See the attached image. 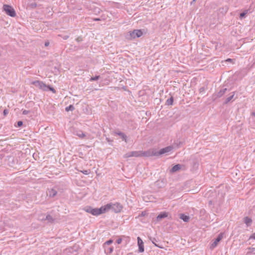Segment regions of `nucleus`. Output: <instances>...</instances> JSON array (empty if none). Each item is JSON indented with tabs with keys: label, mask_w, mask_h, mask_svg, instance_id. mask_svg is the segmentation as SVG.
I'll return each mask as SVG.
<instances>
[{
	"label": "nucleus",
	"mask_w": 255,
	"mask_h": 255,
	"mask_svg": "<svg viewBox=\"0 0 255 255\" xmlns=\"http://www.w3.org/2000/svg\"><path fill=\"white\" fill-rule=\"evenodd\" d=\"M109 206L110 205H105L100 208H93L91 206H87L84 208V210L94 216H98L108 211Z\"/></svg>",
	"instance_id": "obj_1"
},
{
	"label": "nucleus",
	"mask_w": 255,
	"mask_h": 255,
	"mask_svg": "<svg viewBox=\"0 0 255 255\" xmlns=\"http://www.w3.org/2000/svg\"><path fill=\"white\" fill-rule=\"evenodd\" d=\"M142 35V32L141 30L135 29L128 32L126 35V39L131 40L137 37H139Z\"/></svg>",
	"instance_id": "obj_2"
},
{
	"label": "nucleus",
	"mask_w": 255,
	"mask_h": 255,
	"mask_svg": "<svg viewBox=\"0 0 255 255\" xmlns=\"http://www.w3.org/2000/svg\"><path fill=\"white\" fill-rule=\"evenodd\" d=\"M3 10L8 15L11 17H15L16 15L15 10L9 5L4 4L3 6Z\"/></svg>",
	"instance_id": "obj_3"
},
{
	"label": "nucleus",
	"mask_w": 255,
	"mask_h": 255,
	"mask_svg": "<svg viewBox=\"0 0 255 255\" xmlns=\"http://www.w3.org/2000/svg\"><path fill=\"white\" fill-rule=\"evenodd\" d=\"M106 205H110L108 210L110 209H112L116 213L120 212L123 208L122 205L119 203H116L115 204L110 203Z\"/></svg>",
	"instance_id": "obj_4"
},
{
	"label": "nucleus",
	"mask_w": 255,
	"mask_h": 255,
	"mask_svg": "<svg viewBox=\"0 0 255 255\" xmlns=\"http://www.w3.org/2000/svg\"><path fill=\"white\" fill-rule=\"evenodd\" d=\"M32 84L34 85L35 87H38L40 89L47 91V85L44 84L42 81H35L32 82Z\"/></svg>",
	"instance_id": "obj_5"
},
{
	"label": "nucleus",
	"mask_w": 255,
	"mask_h": 255,
	"mask_svg": "<svg viewBox=\"0 0 255 255\" xmlns=\"http://www.w3.org/2000/svg\"><path fill=\"white\" fill-rule=\"evenodd\" d=\"M152 156H157V151L154 149L149 150L146 151H141V156L150 157Z\"/></svg>",
	"instance_id": "obj_6"
},
{
	"label": "nucleus",
	"mask_w": 255,
	"mask_h": 255,
	"mask_svg": "<svg viewBox=\"0 0 255 255\" xmlns=\"http://www.w3.org/2000/svg\"><path fill=\"white\" fill-rule=\"evenodd\" d=\"M227 90V88H223L220 90L217 93L214 94L212 96L213 100H215L216 99L222 97Z\"/></svg>",
	"instance_id": "obj_7"
},
{
	"label": "nucleus",
	"mask_w": 255,
	"mask_h": 255,
	"mask_svg": "<svg viewBox=\"0 0 255 255\" xmlns=\"http://www.w3.org/2000/svg\"><path fill=\"white\" fill-rule=\"evenodd\" d=\"M173 149L172 146H169L161 149L159 151H157V155H160L171 151Z\"/></svg>",
	"instance_id": "obj_8"
},
{
	"label": "nucleus",
	"mask_w": 255,
	"mask_h": 255,
	"mask_svg": "<svg viewBox=\"0 0 255 255\" xmlns=\"http://www.w3.org/2000/svg\"><path fill=\"white\" fill-rule=\"evenodd\" d=\"M223 234L220 233L217 238L215 239V241L212 244L211 246V249H213L215 248L218 245V243L223 239Z\"/></svg>",
	"instance_id": "obj_9"
},
{
	"label": "nucleus",
	"mask_w": 255,
	"mask_h": 255,
	"mask_svg": "<svg viewBox=\"0 0 255 255\" xmlns=\"http://www.w3.org/2000/svg\"><path fill=\"white\" fill-rule=\"evenodd\" d=\"M137 244L138 246V251L139 253L144 252L143 242L140 237H137Z\"/></svg>",
	"instance_id": "obj_10"
},
{
	"label": "nucleus",
	"mask_w": 255,
	"mask_h": 255,
	"mask_svg": "<svg viewBox=\"0 0 255 255\" xmlns=\"http://www.w3.org/2000/svg\"><path fill=\"white\" fill-rule=\"evenodd\" d=\"M235 92H233L230 94V95L227 97L224 102V104L226 105L232 101H234L236 98H235Z\"/></svg>",
	"instance_id": "obj_11"
},
{
	"label": "nucleus",
	"mask_w": 255,
	"mask_h": 255,
	"mask_svg": "<svg viewBox=\"0 0 255 255\" xmlns=\"http://www.w3.org/2000/svg\"><path fill=\"white\" fill-rule=\"evenodd\" d=\"M168 213L165 212H161L160 214H159L157 216L156 219V221L159 222L161 219L167 217L168 216Z\"/></svg>",
	"instance_id": "obj_12"
},
{
	"label": "nucleus",
	"mask_w": 255,
	"mask_h": 255,
	"mask_svg": "<svg viewBox=\"0 0 255 255\" xmlns=\"http://www.w3.org/2000/svg\"><path fill=\"white\" fill-rule=\"evenodd\" d=\"M57 192L56 190L54 189H49L48 191L47 192V195L49 196L50 197H55Z\"/></svg>",
	"instance_id": "obj_13"
},
{
	"label": "nucleus",
	"mask_w": 255,
	"mask_h": 255,
	"mask_svg": "<svg viewBox=\"0 0 255 255\" xmlns=\"http://www.w3.org/2000/svg\"><path fill=\"white\" fill-rule=\"evenodd\" d=\"M115 134H117L120 136L121 138L124 140L126 142H127V135L123 132L121 131H115Z\"/></svg>",
	"instance_id": "obj_14"
},
{
	"label": "nucleus",
	"mask_w": 255,
	"mask_h": 255,
	"mask_svg": "<svg viewBox=\"0 0 255 255\" xmlns=\"http://www.w3.org/2000/svg\"><path fill=\"white\" fill-rule=\"evenodd\" d=\"M180 218L185 222H188L189 220V217L183 214H181L180 215Z\"/></svg>",
	"instance_id": "obj_15"
},
{
	"label": "nucleus",
	"mask_w": 255,
	"mask_h": 255,
	"mask_svg": "<svg viewBox=\"0 0 255 255\" xmlns=\"http://www.w3.org/2000/svg\"><path fill=\"white\" fill-rule=\"evenodd\" d=\"M244 222L247 226H250L252 222V220L248 217H246L244 218Z\"/></svg>",
	"instance_id": "obj_16"
},
{
	"label": "nucleus",
	"mask_w": 255,
	"mask_h": 255,
	"mask_svg": "<svg viewBox=\"0 0 255 255\" xmlns=\"http://www.w3.org/2000/svg\"><path fill=\"white\" fill-rule=\"evenodd\" d=\"M132 156L139 157L141 156V151H131Z\"/></svg>",
	"instance_id": "obj_17"
},
{
	"label": "nucleus",
	"mask_w": 255,
	"mask_h": 255,
	"mask_svg": "<svg viewBox=\"0 0 255 255\" xmlns=\"http://www.w3.org/2000/svg\"><path fill=\"white\" fill-rule=\"evenodd\" d=\"M181 168V165L180 164H176L172 167L171 168V171L173 172L178 171Z\"/></svg>",
	"instance_id": "obj_18"
},
{
	"label": "nucleus",
	"mask_w": 255,
	"mask_h": 255,
	"mask_svg": "<svg viewBox=\"0 0 255 255\" xmlns=\"http://www.w3.org/2000/svg\"><path fill=\"white\" fill-rule=\"evenodd\" d=\"M173 97H171L170 98L168 99L166 101V104L167 105H172L173 103Z\"/></svg>",
	"instance_id": "obj_19"
},
{
	"label": "nucleus",
	"mask_w": 255,
	"mask_h": 255,
	"mask_svg": "<svg viewBox=\"0 0 255 255\" xmlns=\"http://www.w3.org/2000/svg\"><path fill=\"white\" fill-rule=\"evenodd\" d=\"M80 138H84L85 136V134L82 131H77L76 134Z\"/></svg>",
	"instance_id": "obj_20"
},
{
	"label": "nucleus",
	"mask_w": 255,
	"mask_h": 255,
	"mask_svg": "<svg viewBox=\"0 0 255 255\" xmlns=\"http://www.w3.org/2000/svg\"><path fill=\"white\" fill-rule=\"evenodd\" d=\"M74 107L73 105H70V106L67 107L65 108V111L66 112L73 111L74 110Z\"/></svg>",
	"instance_id": "obj_21"
},
{
	"label": "nucleus",
	"mask_w": 255,
	"mask_h": 255,
	"mask_svg": "<svg viewBox=\"0 0 255 255\" xmlns=\"http://www.w3.org/2000/svg\"><path fill=\"white\" fill-rule=\"evenodd\" d=\"M114 250V248L111 247L108 248H106L105 247V252L107 253V254H111L113 252Z\"/></svg>",
	"instance_id": "obj_22"
},
{
	"label": "nucleus",
	"mask_w": 255,
	"mask_h": 255,
	"mask_svg": "<svg viewBox=\"0 0 255 255\" xmlns=\"http://www.w3.org/2000/svg\"><path fill=\"white\" fill-rule=\"evenodd\" d=\"M132 157V154H131V151L130 152H128L127 153H126L124 155V158H128V157Z\"/></svg>",
	"instance_id": "obj_23"
},
{
	"label": "nucleus",
	"mask_w": 255,
	"mask_h": 255,
	"mask_svg": "<svg viewBox=\"0 0 255 255\" xmlns=\"http://www.w3.org/2000/svg\"><path fill=\"white\" fill-rule=\"evenodd\" d=\"M100 77V76H96L95 77H91L90 81H97L99 79Z\"/></svg>",
	"instance_id": "obj_24"
},
{
	"label": "nucleus",
	"mask_w": 255,
	"mask_h": 255,
	"mask_svg": "<svg viewBox=\"0 0 255 255\" xmlns=\"http://www.w3.org/2000/svg\"><path fill=\"white\" fill-rule=\"evenodd\" d=\"M46 220H48L50 222H51L53 221V219L52 216L49 215L46 216Z\"/></svg>",
	"instance_id": "obj_25"
},
{
	"label": "nucleus",
	"mask_w": 255,
	"mask_h": 255,
	"mask_svg": "<svg viewBox=\"0 0 255 255\" xmlns=\"http://www.w3.org/2000/svg\"><path fill=\"white\" fill-rule=\"evenodd\" d=\"M47 87H48L47 91L49 90V91L52 92L53 93H56V90L53 87H50L49 86H47Z\"/></svg>",
	"instance_id": "obj_26"
},
{
	"label": "nucleus",
	"mask_w": 255,
	"mask_h": 255,
	"mask_svg": "<svg viewBox=\"0 0 255 255\" xmlns=\"http://www.w3.org/2000/svg\"><path fill=\"white\" fill-rule=\"evenodd\" d=\"M81 172L85 175H88L90 173V170H81Z\"/></svg>",
	"instance_id": "obj_27"
},
{
	"label": "nucleus",
	"mask_w": 255,
	"mask_h": 255,
	"mask_svg": "<svg viewBox=\"0 0 255 255\" xmlns=\"http://www.w3.org/2000/svg\"><path fill=\"white\" fill-rule=\"evenodd\" d=\"M113 240H108V241H107L105 243V248L106 247V245H110L111 244H112L113 243Z\"/></svg>",
	"instance_id": "obj_28"
},
{
	"label": "nucleus",
	"mask_w": 255,
	"mask_h": 255,
	"mask_svg": "<svg viewBox=\"0 0 255 255\" xmlns=\"http://www.w3.org/2000/svg\"><path fill=\"white\" fill-rule=\"evenodd\" d=\"M17 124L18 127H20L23 125V122L22 121H18Z\"/></svg>",
	"instance_id": "obj_29"
},
{
	"label": "nucleus",
	"mask_w": 255,
	"mask_h": 255,
	"mask_svg": "<svg viewBox=\"0 0 255 255\" xmlns=\"http://www.w3.org/2000/svg\"><path fill=\"white\" fill-rule=\"evenodd\" d=\"M249 239H255V233L253 234L249 238Z\"/></svg>",
	"instance_id": "obj_30"
},
{
	"label": "nucleus",
	"mask_w": 255,
	"mask_h": 255,
	"mask_svg": "<svg viewBox=\"0 0 255 255\" xmlns=\"http://www.w3.org/2000/svg\"><path fill=\"white\" fill-rule=\"evenodd\" d=\"M246 14V12H242V13H241L240 16L241 18H243V17H244L245 16Z\"/></svg>",
	"instance_id": "obj_31"
},
{
	"label": "nucleus",
	"mask_w": 255,
	"mask_h": 255,
	"mask_svg": "<svg viewBox=\"0 0 255 255\" xmlns=\"http://www.w3.org/2000/svg\"><path fill=\"white\" fill-rule=\"evenodd\" d=\"M29 111H27V110H25L23 111L22 114L25 115L28 114L29 113Z\"/></svg>",
	"instance_id": "obj_32"
},
{
	"label": "nucleus",
	"mask_w": 255,
	"mask_h": 255,
	"mask_svg": "<svg viewBox=\"0 0 255 255\" xmlns=\"http://www.w3.org/2000/svg\"><path fill=\"white\" fill-rule=\"evenodd\" d=\"M122 242V239L121 238H119L117 240V243L118 244H120Z\"/></svg>",
	"instance_id": "obj_33"
},
{
	"label": "nucleus",
	"mask_w": 255,
	"mask_h": 255,
	"mask_svg": "<svg viewBox=\"0 0 255 255\" xmlns=\"http://www.w3.org/2000/svg\"><path fill=\"white\" fill-rule=\"evenodd\" d=\"M155 241H156V239L155 238H153V240H152V242L153 244L155 245V246L156 247H159L158 246H157L155 243Z\"/></svg>",
	"instance_id": "obj_34"
},
{
	"label": "nucleus",
	"mask_w": 255,
	"mask_h": 255,
	"mask_svg": "<svg viewBox=\"0 0 255 255\" xmlns=\"http://www.w3.org/2000/svg\"><path fill=\"white\" fill-rule=\"evenodd\" d=\"M8 114V111L7 110H4L3 111V115H6L7 114Z\"/></svg>",
	"instance_id": "obj_35"
},
{
	"label": "nucleus",
	"mask_w": 255,
	"mask_h": 255,
	"mask_svg": "<svg viewBox=\"0 0 255 255\" xmlns=\"http://www.w3.org/2000/svg\"><path fill=\"white\" fill-rule=\"evenodd\" d=\"M49 42H46L45 43V46H48V45H49Z\"/></svg>",
	"instance_id": "obj_36"
},
{
	"label": "nucleus",
	"mask_w": 255,
	"mask_h": 255,
	"mask_svg": "<svg viewBox=\"0 0 255 255\" xmlns=\"http://www.w3.org/2000/svg\"><path fill=\"white\" fill-rule=\"evenodd\" d=\"M68 37H69V36H68V35H66V36H65L63 37V38H64V39H67Z\"/></svg>",
	"instance_id": "obj_37"
},
{
	"label": "nucleus",
	"mask_w": 255,
	"mask_h": 255,
	"mask_svg": "<svg viewBox=\"0 0 255 255\" xmlns=\"http://www.w3.org/2000/svg\"><path fill=\"white\" fill-rule=\"evenodd\" d=\"M145 215V213H144L143 212H142L141 214V216H144Z\"/></svg>",
	"instance_id": "obj_38"
},
{
	"label": "nucleus",
	"mask_w": 255,
	"mask_h": 255,
	"mask_svg": "<svg viewBox=\"0 0 255 255\" xmlns=\"http://www.w3.org/2000/svg\"><path fill=\"white\" fill-rule=\"evenodd\" d=\"M100 20V19H98V18H95V20Z\"/></svg>",
	"instance_id": "obj_39"
},
{
	"label": "nucleus",
	"mask_w": 255,
	"mask_h": 255,
	"mask_svg": "<svg viewBox=\"0 0 255 255\" xmlns=\"http://www.w3.org/2000/svg\"><path fill=\"white\" fill-rule=\"evenodd\" d=\"M231 60V59H228L227 60V61H230Z\"/></svg>",
	"instance_id": "obj_40"
},
{
	"label": "nucleus",
	"mask_w": 255,
	"mask_h": 255,
	"mask_svg": "<svg viewBox=\"0 0 255 255\" xmlns=\"http://www.w3.org/2000/svg\"><path fill=\"white\" fill-rule=\"evenodd\" d=\"M106 139H107V140L108 141H110L108 138H107Z\"/></svg>",
	"instance_id": "obj_41"
},
{
	"label": "nucleus",
	"mask_w": 255,
	"mask_h": 255,
	"mask_svg": "<svg viewBox=\"0 0 255 255\" xmlns=\"http://www.w3.org/2000/svg\"><path fill=\"white\" fill-rule=\"evenodd\" d=\"M195 1H196V0H193L192 2H194Z\"/></svg>",
	"instance_id": "obj_42"
}]
</instances>
